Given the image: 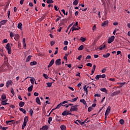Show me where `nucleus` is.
<instances>
[{"mask_svg": "<svg viewBox=\"0 0 130 130\" xmlns=\"http://www.w3.org/2000/svg\"><path fill=\"white\" fill-rule=\"evenodd\" d=\"M70 111H78V105H75L71 107Z\"/></svg>", "mask_w": 130, "mask_h": 130, "instance_id": "nucleus-1", "label": "nucleus"}, {"mask_svg": "<svg viewBox=\"0 0 130 130\" xmlns=\"http://www.w3.org/2000/svg\"><path fill=\"white\" fill-rule=\"evenodd\" d=\"M115 38V37H114V36H112L111 37L109 38L108 40V43L110 44V43H112V42H113V41L114 40Z\"/></svg>", "mask_w": 130, "mask_h": 130, "instance_id": "nucleus-2", "label": "nucleus"}, {"mask_svg": "<svg viewBox=\"0 0 130 130\" xmlns=\"http://www.w3.org/2000/svg\"><path fill=\"white\" fill-rule=\"evenodd\" d=\"M12 85H13V81L12 80H8L6 82L7 88H9V87H10V85L12 86Z\"/></svg>", "mask_w": 130, "mask_h": 130, "instance_id": "nucleus-3", "label": "nucleus"}, {"mask_svg": "<svg viewBox=\"0 0 130 130\" xmlns=\"http://www.w3.org/2000/svg\"><path fill=\"white\" fill-rule=\"evenodd\" d=\"M61 59H60V58H59V59H57L55 61L56 66H60V64H61Z\"/></svg>", "mask_w": 130, "mask_h": 130, "instance_id": "nucleus-4", "label": "nucleus"}, {"mask_svg": "<svg viewBox=\"0 0 130 130\" xmlns=\"http://www.w3.org/2000/svg\"><path fill=\"white\" fill-rule=\"evenodd\" d=\"M111 110V107L109 106L106 111V112H105V114H106H106H109V113H110V110Z\"/></svg>", "mask_w": 130, "mask_h": 130, "instance_id": "nucleus-5", "label": "nucleus"}, {"mask_svg": "<svg viewBox=\"0 0 130 130\" xmlns=\"http://www.w3.org/2000/svg\"><path fill=\"white\" fill-rule=\"evenodd\" d=\"M53 63H54V59H52L50 61V62L49 65L48 66V68H50L51 67H52V66H53Z\"/></svg>", "mask_w": 130, "mask_h": 130, "instance_id": "nucleus-6", "label": "nucleus"}, {"mask_svg": "<svg viewBox=\"0 0 130 130\" xmlns=\"http://www.w3.org/2000/svg\"><path fill=\"white\" fill-rule=\"evenodd\" d=\"M102 3V6H104L105 10H106V0H101Z\"/></svg>", "mask_w": 130, "mask_h": 130, "instance_id": "nucleus-7", "label": "nucleus"}, {"mask_svg": "<svg viewBox=\"0 0 130 130\" xmlns=\"http://www.w3.org/2000/svg\"><path fill=\"white\" fill-rule=\"evenodd\" d=\"M69 111H64L61 115H63V116H67L68 115H69Z\"/></svg>", "mask_w": 130, "mask_h": 130, "instance_id": "nucleus-8", "label": "nucleus"}, {"mask_svg": "<svg viewBox=\"0 0 130 130\" xmlns=\"http://www.w3.org/2000/svg\"><path fill=\"white\" fill-rule=\"evenodd\" d=\"M81 27L77 26V27H71V30H72V32H74L76 30H80Z\"/></svg>", "mask_w": 130, "mask_h": 130, "instance_id": "nucleus-9", "label": "nucleus"}, {"mask_svg": "<svg viewBox=\"0 0 130 130\" xmlns=\"http://www.w3.org/2000/svg\"><path fill=\"white\" fill-rule=\"evenodd\" d=\"M80 102H81V103H83V104L85 105V107H87V103L84 99L80 100Z\"/></svg>", "mask_w": 130, "mask_h": 130, "instance_id": "nucleus-10", "label": "nucleus"}, {"mask_svg": "<svg viewBox=\"0 0 130 130\" xmlns=\"http://www.w3.org/2000/svg\"><path fill=\"white\" fill-rule=\"evenodd\" d=\"M36 102L39 104V105H41V102H40V99L39 97H37L36 99Z\"/></svg>", "mask_w": 130, "mask_h": 130, "instance_id": "nucleus-11", "label": "nucleus"}, {"mask_svg": "<svg viewBox=\"0 0 130 130\" xmlns=\"http://www.w3.org/2000/svg\"><path fill=\"white\" fill-rule=\"evenodd\" d=\"M19 38H20V36L19 35L16 34L15 35L14 39L15 40H16V41H18Z\"/></svg>", "mask_w": 130, "mask_h": 130, "instance_id": "nucleus-12", "label": "nucleus"}, {"mask_svg": "<svg viewBox=\"0 0 130 130\" xmlns=\"http://www.w3.org/2000/svg\"><path fill=\"white\" fill-rule=\"evenodd\" d=\"M27 90L28 92H32L33 90V85H31L30 86L28 87Z\"/></svg>", "mask_w": 130, "mask_h": 130, "instance_id": "nucleus-13", "label": "nucleus"}, {"mask_svg": "<svg viewBox=\"0 0 130 130\" xmlns=\"http://www.w3.org/2000/svg\"><path fill=\"white\" fill-rule=\"evenodd\" d=\"M19 110L20 111H21L22 112H23V113H24V114H26L27 112L26 111V110L22 108H19Z\"/></svg>", "mask_w": 130, "mask_h": 130, "instance_id": "nucleus-14", "label": "nucleus"}, {"mask_svg": "<svg viewBox=\"0 0 130 130\" xmlns=\"http://www.w3.org/2000/svg\"><path fill=\"white\" fill-rule=\"evenodd\" d=\"M103 57H105V58H107V57H109L110 56V53H107L106 54L103 55Z\"/></svg>", "mask_w": 130, "mask_h": 130, "instance_id": "nucleus-15", "label": "nucleus"}, {"mask_svg": "<svg viewBox=\"0 0 130 130\" xmlns=\"http://www.w3.org/2000/svg\"><path fill=\"white\" fill-rule=\"evenodd\" d=\"M107 24H108V20L104 21L103 23L102 24V27H105Z\"/></svg>", "mask_w": 130, "mask_h": 130, "instance_id": "nucleus-16", "label": "nucleus"}, {"mask_svg": "<svg viewBox=\"0 0 130 130\" xmlns=\"http://www.w3.org/2000/svg\"><path fill=\"white\" fill-rule=\"evenodd\" d=\"M13 122H14V120H13L6 121L7 124H9V125H11V124H12V123H13Z\"/></svg>", "mask_w": 130, "mask_h": 130, "instance_id": "nucleus-17", "label": "nucleus"}, {"mask_svg": "<svg viewBox=\"0 0 130 130\" xmlns=\"http://www.w3.org/2000/svg\"><path fill=\"white\" fill-rule=\"evenodd\" d=\"M7 22H8V20H3L0 22V23L3 25H5V24H6Z\"/></svg>", "mask_w": 130, "mask_h": 130, "instance_id": "nucleus-18", "label": "nucleus"}, {"mask_svg": "<svg viewBox=\"0 0 130 130\" xmlns=\"http://www.w3.org/2000/svg\"><path fill=\"white\" fill-rule=\"evenodd\" d=\"M41 129L47 130V129H48V126L44 125V126H42V127L41 128Z\"/></svg>", "mask_w": 130, "mask_h": 130, "instance_id": "nucleus-19", "label": "nucleus"}, {"mask_svg": "<svg viewBox=\"0 0 130 130\" xmlns=\"http://www.w3.org/2000/svg\"><path fill=\"white\" fill-rule=\"evenodd\" d=\"M24 105H25V103L24 102H20L19 103V106L20 107H23V106H24Z\"/></svg>", "mask_w": 130, "mask_h": 130, "instance_id": "nucleus-20", "label": "nucleus"}, {"mask_svg": "<svg viewBox=\"0 0 130 130\" xmlns=\"http://www.w3.org/2000/svg\"><path fill=\"white\" fill-rule=\"evenodd\" d=\"M1 98L2 100H6V99H7V95H6L5 94H3L1 96Z\"/></svg>", "mask_w": 130, "mask_h": 130, "instance_id": "nucleus-21", "label": "nucleus"}, {"mask_svg": "<svg viewBox=\"0 0 130 130\" xmlns=\"http://www.w3.org/2000/svg\"><path fill=\"white\" fill-rule=\"evenodd\" d=\"M84 91H85L86 95H88V89L87 86L85 85L83 87Z\"/></svg>", "mask_w": 130, "mask_h": 130, "instance_id": "nucleus-22", "label": "nucleus"}, {"mask_svg": "<svg viewBox=\"0 0 130 130\" xmlns=\"http://www.w3.org/2000/svg\"><path fill=\"white\" fill-rule=\"evenodd\" d=\"M23 27V25L21 23V22H19L18 24L17 27L18 29H22V27Z\"/></svg>", "mask_w": 130, "mask_h": 130, "instance_id": "nucleus-23", "label": "nucleus"}, {"mask_svg": "<svg viewBox=\"0 0 130 130\" xmlns=\"http://www.w3.org/2000/svg\"><path fill=\"white\" fill-rule=\"evenodd\" d=\"M26 125H27V123L23 122L22 125V129H24L25 126H26Z\"/></svg>", "mask_w": 130, "mask_h": 130, "instance_id": "nucleus-24", "label": "nucleus"}, {"mask_svg": "<svg viewBox=\"0 0 130 130\" xmlns=\"http://www.w3.org/2000/svg\"><path fill=\"white\" fill-rule=\"evenodd\" d=\"M30 66H36V64H37V62L36 61H32V62H31L30 63Z\"/></svg>", "mask_w": 130, "mask_h": 130, "instance_id": "nucleus-25", "label": "nucleus"}, {"mask_svg": "<svg viewBox=\"0 0 130 130\" xmlns=\"http://www.w3.org/2000/svg\"><path fill=\"white\" fill-rule=\"evenodd\" d=\"M72 26H73V23L70 24L69 25V26L67 27V29L66 30V33H68V31H69V30H70V28H71V27H72Z\"/></svg>", "mask_w": 130, "mask_h": 130, "instance_id": "nucleus-26", "label": "nucleus"}, {"mask_svg": "<svg viewBox=\"0 0 130 130\" xmlns=\"http://www.w3.org/2000/svg\"><path fill=\"white\" fill-rule=\"evenodd\" d=\"M32 57L31 55H29L27 58H26V62H28V61H30V60L31 59V57Z\"/></svg>", "mask_w": 130, "mask_h": 130, "instance_id": "nucleus-27", "label": "nucleus"}, {"mask_svg": "<svg viewBox=\"0 0 130 130\" xmlns=\"http://www.w3.org/2000/svg\"><path fill=\"white\" fill-rule=\"evenodd\" d=\"M78 97H76L74 99H72L71 101H70V102H76V101H77L78 100Z\"/></svg>", "mask_w": 130, "mask_h": 130, "instance_id": "nucleus-28", "label": "nucleus"}, {"mask_svg": "<svg viewBox=\"0 0 130 130\" xmlns=\"http://www.w3.org/2000/svg\"><path fill=\"white\" fill-rule=\"evenodd\" d=\"M102 92H104L105 93H107V90L105 88H103L100 89Z\"/></svg>", "mask_w": 130, "mask_h": 130, "instance_id": "nucleus-29", "label": "nucleus"}, {"mask_svg": "<svg viewBox=\"0 0 130 130\" xmlns=\"http://www.w3.org/2000/svg\"><path fill=\"white\" fill-rule=\"evenodd\" d=\"M78 4H79V1H78V0H75L73 2V5L74 6H77V5H78Z\"/></svg>", "mask_w": 130, "mask_h": 130, "instance_id": "nucleus-30", "label": "nucleus"}, {"mask_svg": "<svg viewBox=\"0 0 130 130\" xmlns=\"http://www.w3.org/2000/svg\"><path fill=\"white\" fill-rule=\"evenodd\" d=\"M23 122H25L26 123L28 122V116L24 117Z\"/></svg>", "mask_w": 130, "mask_h": 130, "instance_id": "nucleus-31", "label": "nucleus"}, {"mask_svg": "<svg viewBox=\"0 0 130 130\" xmlns=\"http://www.w3.org/2000/svg\"><path fill=\"white\" fill-rule=\"evenodd\" d=\"M84 49V45H81L78 47V50H83Z\"/></svg>", "mask_w": 130, "mask_h": 130, "instance_id": "nucleus-32", "label": "nucleus"}, {"mask_svg": "<svg viewBox=\"0 0 130 130\" xmlns=\"http://www.w3.org/2000/svg\"><path fill=\"white\" fill-rule=\"evenodd\" d=\"M60 128L61 130H66L67 128V127L64 125H62L60 126Z\"/></svg>", "mask_w": 130, "mask_h": 130, "instance_id": "nucleus-33", "label": "nucleus"}, {"mask_svg": "<svg viewBox=\"0 0 130 130\" xmlns=\"http://www.w3.org/2000/svg\"><path fill=\"white\" fill-rule=\"evenodd\" d=\"M47 85L49 88H50L52 86V82H48L46 83Z\"/></svg>", "mask_w": 130, "mask_h": 130, "instance_id": "nucleus-34", "label": "nucleus"}, {"mask_svg": "<svg viewBox=\"0 0 130 130\" xmlns=\"http://www.w3.org/2000/svg\"><path fill=\"white\" fill-rule=\"evenodd\" d=\"M80 40L82 41V42H85L86 41V39L83 37H81L80 38Z\"/></svg>", "mask_w": 130, "mask_h": 130, "instance_id": "nucleus-35", "label": "nucleus"}, {"mask_svg": "<svg viewBox=\"0 0 130 130\" xmlns=\"http://www.w3.org/2000/svg\"><path fill=\"white\" fill-rule=\"evenodd\" d=\"M47 4H53V1L52 0H46Z\"/></svg>", "mask_w": 130, "mask_h": 130, "instance_id": "nucleus-36", "label": "nucleus"}, {"mask_svg": "<svg viewBox=\"0 0 130 130\" xmlns=\"http://www.w3.org/2000/svg\"><path fill=\"white\" fill-rule=\"evenodd\" d=\"M119 122L120 124H122V125H123V124H124V120L123 119H120Z\"/></svg>", "mask_w": 130, "mask_h": 130, "instance_id": "nucleus-37", "label": "nucleus"}, {"mask_svg": "<svg viewBox=\"0 0 130 130\" xmlns=\"http://www.w3.org/2000/svg\"><path fill=\"white\" fill-rule=\"evenodd\" d=\"M51 121H52V117H50L48 118V123H49V124H50V122H51Z\"/></svg>", "mask_w": 130, "mask_h": 130, "instance_id": "nucleus-38", "label": "nucleus"}, {"mask_svg": "<svg viewBox=\"0 0 130 130\" xmlns=\"http://www.w3.org/2000/svg\"><path fill=\"white\" fill-rule=\"evenodd\" d=\"M6 49H10L11 47H10V43H8L6 46Z\"/></svg>", "mask_w": 130, "mask_h": 130, "instance_id": "nucleus-39", "label": "nucleus"}, {"mask_svg": "<svg viewBox=\"0 0 130 130\" xmlns=\"http://www.w3.org/2000/svg\"><path fill=\"white\" fill-rule=\"evenodd\" d=\"M15 36L13 31L10 32V37L11 38L13 39V38Z\"/></svg>", "mask_w": 130, "mask_h": 130, "instance_id": "nucleus-40", "label": "nucleus"}, {"mask_svg": "<svg viewBox=\"0 0 130 130\" xmlns=\"http://www.w3.org/2000/svg\"><path fill=\"white\" fill-rule=\"evenodd\" d=\"M29 114H30V116H33V110H32V109H31L29 110Z\"/></svg>", "mask_w": 130, "mask_h": 130, "instance_id": "nucleus-41", "label": "nucleus"}, {"mask_svg": "<svg viewBox=\"0 0 130 130\" xmlns=\"http://www.w3.org/2000/svg\"><path fill=\"white\" fill-rule=\"evenodd\" d=\"M60 106H62V105H61V103H60L59 104H58L55 108V109H58V108H60Z\"/></svg>", "mask_w": 130, "mask_h": 130, "instance_id": "nucleus-42", "label": "nucleus"}, {"mask_svg": "<svg viewBox=\"0 0 130 130\" xmlns=\"http://www.w3.org/2000/svg\"><path fill=\"white\" fill-rule=\"evenodd\" d=\"M106 47V46L104 45L103 46H100V50H102V49L105 48Z\"/></svg>", "mask_w": 130, "mask_h": 130, "instance_id": "nucleus-43", "label": "nucleus"}, {"mask_svg": "<svg viewBox=\"0 0 130 130\" xmlns=\"http://www.w3.org/2000/svg\"><path fill=\"white\" fill-rule=\"evenodd\" d=\"M10 91H11V93L13 94V95H15V91H14V89H13V88H11Z\"/></svg>", "mask_w": 130, "mask_h": 130, "instance_id": "nucleus-44", "label": "nucleus"}, {"mask_svg": "<svg viewBox=\"0 0 130 130\" xmlns=\"http://www.w3.org/2000/svg\"><path fill=\"white\" fill-rule=\"evenodd\" d=\"M92 109H93V108H92L91 107H88V112H91Z\"/></svg>", "mask_w": 130, "mask_h": 130, "instance_id": "nucleus-45", "label": "nucleus"}, {"mask_svg": "<svg viewBox=\"0 0 130 130\" xmlns=\"http://www.w3.org/2000/svg\"><path fill=\"white\" fill-rule=\"evenodd\" d=\"M30 81L32 84H34V82H35V79L34 78L31 79H30Z\"/></svg>", "mask_w": 130, "mask_h": 130, "instance_id": "nucleus-46", "label": "nucleus"}, {"mask_svg": "<svg viewBox=\"0 0 130 130\" xmlns=\"http://www.w3.org/2000/svg\"><path fill=\"white\" fill-rule=\"evenodd\" d=\"M43 77H44L45 79H48V76L46 75V74H43Z\"/></svg>", "mask_w": 130, "mask_h": 130, "instance_id": "nucleus-47", "label": "nucleus"}, {"mask_svg": "<svg viewBox=\"0 0 130 130\" xmlns=\"http://www.w3.org/2000/svg\"><path fill=\"white\" fill-rule=\"evenodd\" d=\"M7 50L9 54H11V53H12V49L11 48L7 49Z\"/></svg>", "mask_w": 130, "mask_h": 130, "instance_id": "nucleus-48", "label": "nucleus"}, {"mask_svg": "<svg viewBox=\"0 0 130 130\" xmlns=\"http://www.w3.org/2000/svg\"><path fill=\"white\" fill-rule=\"evenodd\" d=\"M55 44V42L51 41L50 42L51 46H53V45H54Z\"/></svg>", "mask_w": 130, "mask_h": 130, "instance_id": "nucleus-49", "label": "nucleus"}, {"mask_svg": "<svg viewBox=\"0 0 130 130\" xmlns=\"http://www.w3.org/2000/svg\"><path fill=\"white\" fill-rule=\"evenodd\" d=\"M22 44L24 49H26V47L27 46L26 43H22Z\"/></svg>", "mask_w": 130, "mask_h": 130, "instance_id": "nucleus-50", "label": "nucleus"}, {"mask_svg": "<svg viewBox=\"0 0 130 130\" xmlns=\"http://www.w3.org/2000/svg\"><path fill=\"white\" fill-rule=\"evenodd\" d=\"M125 84H126L125 82L120 83V86H121V87H122V86H124Z\"/></svg>", "mask_w": 130, "mask_h": 130, "instance_id": "nucleus-51", "label": "nucleus"}, {"mask_svg": "<svg viewBox=\"0 0 130 130\" xmlns=\"http://www.w3.org/2000/svg\"><path fill=\"white\" fill-rule=\"evenodd\" d=\"M87 67H90V68H92V64L91 63H88L86 64Z\"/></svg>", "mask_w": 130, "mask_h": 130, "instance_id": "nucleus-52", "label": "nucleus"}, {"mask_svg": "<svg viewBox=\"0 0 130 130\" xmlns=\"http://www.w3.org/2000/svg\"><path fill=\"white\" fill-rule=\"evenodd\" d=\"M95 70H96V65L93 66V69H92V71H93V72H95Z\"/></svg>", "mask_w": 130, "mask_h": 130, "instance_id": "nucleus-53", "label": "nucleus"}, {"mask_svg": "<svg viewBox=\"0 0 130 130\" xmlns=\"http://www.w3.org/2000/svg\"><path fill=\"white\" fill-rule=\"evenodd\" d=\"M69 44V42L68 41H64V45H68Z\"/></svg>", "mask_w": 130, "mask_h": 130, "instance_id": "nucleus-54", "label": "nucleus"}, {"mask_svg": "<svg viewBox=\"0 0 130 130\" xmlns=\"http://www.w3.org/2000/svg\"><path fill=\"white\" fill-rule=\"evenodd\" d=\"M106 72V68H105V69H103L102 70V73H103V74H104V73H105Z\"/></svg>", "mask_w": 130, "mask_h": 130, "instance_id": "nucleus-55", "label": "nucleus"}, {"mask_svg": "<svg viewBox=\"0 0 130 130\" xmlns=\"http://www.w3.org/2000/svg\"><path fill=\"white\" fill-rule=\"evenodd\" d=\"M54 8L55 11H56L57 12V11H58V7L57 6H54Z\"/></svg>", "mask_w": 130, "mask_h": 130, "instance_id": "nucleus-56", "label": "nucleus"}, {"mask_svg": "<svg viewBox=\"0 0 130 130\" xmlns=\"http://www.w3.org/2000/svg\"><path fill=\"white\" fill-rule=\"evenodd\" d=\"M9 5H10V3H7V4L5 6V9H8V8H9Z\"/></svg>", "mask_w": 130, "mask_h": 130, "instance_id": "nucleus-57", "label": "nucleus"}, {"mask_svg": "<svg viewBox=\"0 0 130 130\" xmlns=\"http://www.w3.org/2000/svg\"><path fill=\"white\" fill-rule=\"evenodd\" d=\"M86 59H91V56L88 55L86 57Z\"/></svg>", "mask_w": 130, "mask_h": 130, "instance_id": "nucleus-58", "label": "nucleus"}, {"mask_svg": "<svg viewBox=\"0 0 130 130\" xmlns=\"http://www.w3.org/2000/svg\"><path fill=\"white\" fill-rule=\"evenodd\" d=\"M4 43H8V39H5L3 41Z\"/></svg>", "mask_w": 130, "mask_h": 130, "instance_id": "nucleus-59", "label": "nucleus"}, {"mask_svg": "<svg viewBox=\"0 0 130 130\" xmlns=\"http://www.w3.org/2000/svg\"><path fill=\"white\" fill-rule=\"evenodd\" d=\"M34 96H38V95H39V93L35 92H34Z\"/></svg>", "mask_w": 130, "mask_h": 130, "instance_id": "nucleus-60", "label": "nucleus"}, {"mask_svg": "<svg viewBox=\"0 0 130 130\" xmlns=\"http://www.w3.org/2000/svg\"><path fill=\"white\" fill-rule=\"evenodd\" d=\"M100 96H101V95L99 94H94V97H100Z\"/></svg>", "mask_w": 130, "mask_h": 130, "instance_id": "nucleus-61", "label": "nucleus"}, {"mask_svg": "<svg viewBox=\"0 0 130 130\" xmlns=\"http://www.w3.org/2000/svg\"><path fill=\"white\" fill-rule=\"evenodd\" d=\"M76 26H78V22H76L75 24L73 25L72 27H76Z\"/></svg>", "mask_w": 130, "mask_h": 130, "instance_id": "nucleus-62", "label": "nucleus"}, {"mask_svg": "<svg viewBox=\"0 0 130 130\" xmlns=\"http://www.w3.org/2000/svg\"><path fill=\"white\" fill-rule=\"evenodd\" d=\"M81 58H82V55H80L79 56H78L77 59H79V60H80Z\"/></svg>", "mask_w": 130, "mask_h": 130, "instance_id": "nucleus-63", "label": "nucleus"}, {"mask_svg": "<svg viewBox=\"0 0 130 130\" xmlns=\"http://www.w3.org/2000/svg\"><path fill=\"white\" fill-rule=\"evenodd\" d=\"M8 127H3V130H7L8 129Z\"/></svg>", "mask_w": 130, "mask_h": 130, "instance_id": "nucleus-64", "label": "nucleus"}]
</instances>
